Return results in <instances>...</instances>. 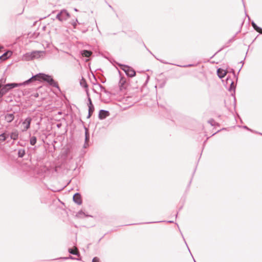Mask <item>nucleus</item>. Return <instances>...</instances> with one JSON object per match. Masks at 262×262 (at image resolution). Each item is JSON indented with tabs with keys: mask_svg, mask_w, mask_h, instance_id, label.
Listing matches in <instances>:
<instances>
[{
	"mask_svg": "<svg viewBox=\"0 0 262 262\" xmlns=\"http://www.w3.org/2000/svg\"><path fill=\"white\" fill-rule=\"evenodd\" d=\"M37 80H42L47 82L50 85L58 88L57 83L55 81L51 76L47 75L43 73H39L33 76L32 77L29 78L28 80L25 81L21 83H10L5 84L4 86H1L0 88V93L3 96L6 94L10 90L13 88L18 87L20 85H27L30 83L37 81Z\"/></svg>",
	"mask_w": 262,
	"mask_h": 262,
	"instance_id": "1",
	"label": "nucleus"
},
{
	"mask_svg": "<svg viewBox=\"0 0 262 262\" xmlns=\"http://www.w3.org/2000/svg\"><path fill=\"white\" fill-rule=\"evenodd\" d=\"M119 66L120 69L125 73L127 76L133 77L136 75V72L132 67L122 64H119Z\"/></svg>",
	"mask_w": 262,
	"mask_h": 262,
	"instance_id": "2",
	"label": "nucleus"
},
{
	"mask_svg": "<svg viewBox=\"0 0 262 262\" xmlns=\"http://www.w3.org/2000/svg\"><path fill=\"white\" fill-rule=\"evenodd\" d=\"M45 54L44 51H34L31 53H27L26 57L28 60H32L35 58H39Z\"/></svg>",
	"mask_w": 262,
	"mask_h": 262,
	"instance_id": "3",
	"label": "nucleus"
},
{
	"mask_svg": "<svg viewBox=\"0 0 262 262\" xmlns=\"http://www.w3.org/2000/svg\"><path fill=\"white\" fill-rule=\"evenodd\" d=\"M70 17L69 13L66 10H62L56 15V18L62 21L67 20Z\"/></svg>",
	"mask_w": 262,
	"mask_h": 262,
	"instance_id": "4",
	"label": "nucleus"
},
{
	"mask_svg": "<svg viewBox=\"0 0 262 262\" xmlns=\"http://www.w3.org/2000/svg\"><path fill=\"white\" fill-rule=\"evenodd\" d=\"M86 95L88 97V106H89V114H88V118L90 117L91 115H92L94 111V106L92 103V101L91 100V99L90 97V94L89 93V90H86Z\"/></svg>",
	"mask_w": 262,
	"mask_h": 262,
	"instance_id": "5",
	"label": "nucleus"
},
{
	"mask_svg": "<svg viewBox=\"0 0 262 262\" xmlns=\"http://www.w3.org/2000/svg\"><path fill=\"white\" fill-rule=\"evenodd\" d=\"M32 121L31 117H27L23 122L22 127L23 129L21 131H25L30 128V124Z\"/></svg>",
	"mask_w": 262,
	"mask_h": 262,
	"instance_id": "6",
	"label": "nucleus"
},
{
	"mask_svg": "<svg viewBox=\"0 0 262 262\" xmlns=\"http://www.w3.org/2000/svg\"><path fill=\"white\" fill-rule=\"evenodd\" d=\"M73 200L75 203L78 205H81L82 203L81 196L79 193H76L73 195Z\"/></svg>",
	"mask_w": 262,
	"mask_h": 262,
	"instance_id": "7",
	"label": "nucleus"
},
{
	"mask_svg": "<svg viewBox=\"0 0 262 262\" xmlns=\"http://www.w3.org/2000/svg\"><path fill=\"white\" fill-rule=\"evenodd\" d=\"M14 113H8L5 116V119L7 122H12L15 118Z\"/></svg>",
	"mask_w": 262,
	"mask_h": 262,
	"instance_id": "8",
	"label": "nucleus"
},
{
	"mask_svg": "<svg viewBox=\"0 0 262 262\" xmlns=\"http://www.w3.org/2000/svg\"><path fill=\"white\" fill-rule=\"evenodd\" d=\"M110 115V113L107 111L101 110L99 111V118L100 119H104Z\"/></svg>",
	"mask_w": 262,
	"mask_h": 262,
	"instance_id": "9",
	"label": "nucleus"
},
{
	"mask_svg": "<svg viewBox=\"0 0 262 262\" xmlns=\"http://www.w3.org/2000/svg\"><path fill=\"white\" fill-rule=\"evenodd\" d=\"M227 83H230V87L229 88L228 90L230 92L233 91L234 93H235V85L234 82L231 80V79L227 78Z\"/></svg>",
	"mask_w": 262,
	"mask_h": 262,
	"instance_id": "10",
	"label": "nucleus"
},
{
	"mask_svg": "<svg viewBox=\"0 0 262 262\" xmlns=\"http://www.w3.org/2000/svg\"><path fill=\"white\" fill-rule=\"evenodd\" d=\"M208 123L210 124L212 126H214L213 129H217V131H223L224 128L222 129H217L216 126H219V124L216 122L213 119H210L208 121Z\"/></svg>",
	"mask_w": 262,
	"mask_h": 262,
	"instance_id": "11",
	"label": "nucleus"
},
{
	"mask_svg": "<svg viewBox=\"0 0 262 262\" xmlns=\"http://www.w3.org/2000/svg\"><path fill=\"white\" fill-rule=\"evenodd\" d=\"M12 54V52L10 51H8L4 53L2 55L0 56L1 60H5L9 58Z\"/></svg>",
	"mask_w": 262,
	"mask_h": 262,
	"instance_id": "12",
	"label": "nucleus"
},
{
	"mask_svg": "<svg viewBox=\"0 0 262 262\" xmlns=\"http://www.w3.org/2000/svg\"><path fill=\"white\" fill-rule=\"evenodd\" d=\"M90 137V132H85V141L83 145V148H84L89 146Z\"/></svg>",
	"mask_w": 262,
	"mask_h": 262,
	"instance_id": "13",
	"label": "nucleus"
},
{
	"mask_svg": "<svg viewBox=\"0 0 262 262\" xmlns=\"http://www.w3.org/2000/svg\"><path fill=\"white\" fill-rule=\"evenodd\" d=\"M227 72L224 69L219 68L217 70V74L220 78H223L226 75Z\"/></svg>",
	"mask_w": 262,
	"mask_h": 262,
	"instance_id": "14",
	"label": "nucleus"
},
{
	"mask_svg": "<svg viewBox=\"0 0 262 262\" xmlns=\"http://www.w3.org/2000/svg\"><path fill=\"white\" fill-rule=\"evenodd\" d=\"M81 54L83 57H90L92 54V52L87 50H83L81 51Z\"/></svg>",
	"mask_w": 262,
	"mask_h": 262,
	"instance_id": "15",
	"label": "nucleus"
},
{
	"mask_svg": "<svg viewBox=\"0 0 262 262\" xmlns=\"http://www.w3.org/2000/svg\"><path fill=\"white\" fill-rule=\"evenodd\" d=\"M206 132H199V137H200L201 139H199L198 138V140L199 141H202L203 140V139L204 138V137H206V140L204 141V143H205L207 140L209 139V138L210 137H207L208 136V135H207L206 134Z\"/></svg>",
	"mask_w": 262,
	"mask_h": 262,
	"instance_id": "16",
	"label": "nucleus"
},
{
	"mask_svg": "<svg viewBox=\"0 0 262 262\" xmlns=\"http://www.w3.org/2000/svg\"><path fill=\"white\" fill-rule=\"evenodd\" d=\"M8 132H3L0 135V142H3L9 138V134H7Z\"/></svg>",
	"mask_w": 262,
	"mask_h": 262,
	"instance_id": "17",
	"label": "nucleus"
},
{
	"mask_svg": "<svg viewBox=\"0 0 262 262\" xmlns=\"http://www.w3.org/2000/svg\"><path fill=\"white\" fill-rule=\"evenodd\" d=\"M251 25L255 31L260 34H262V29L260 27L257 26L253 21H252Z\"/></svg>",
	"mask_w": 262,
	"mask_h": 262,
	"instance_id": "18",
	"label": "nucleus"
},
{
	"mask_svg": "<svg viewBox=\"0 0 262 262\" xmlns=\"http://www.w3.org/2000/svg\"><path fill=\"white\" fill-rule=\"evenodd\" d=\"M68 251L71 254L75 255H77V256H78L79 257L80 256L79 252L77 248H75V250H74V249H73L72 248H69L68 249Z\"/></svg>",
	"mask_w": 262,
	"mask_h": 262,
	"instance_id": "19",
	"label": "nucleus"
},
{
	"mask_svg": "<svg viewBox=\"0 0 262 262\" xmlns=\"http://www.w3.org/2000/svg\"><path fill=\"white\" fill-rule=\"evenodd\" d=\"M84 215L86 217H92V215L86 214L82 210H80L76 215L78 218H82V216Z\"/></svg>",
	"mask_w": 262,
	"mask_h": 262,
	"instance_id": "20",
	"label": "nucleus"
},
{
	"mask_svg": "<svg viewBox=\"0 0 262 262\" xmlns=\"http://www.w3.org/2000/svg\"><path fill=\"white\" fill-rule=\"evenodd\" d=\"M80 84L81 86H82L85 89V90H88V85L86 83V80L83 78H82V79L80 80Z\"/></svg>",
	"mask_w": 262,
	"mask_h": 262,
	"instance_id": "21",
	"label": "nucleus"
},
{
	"mask_svg": "<svg viewBox=\"0 0 262 262\" xmlns=\"http://www.w3.org/2000/svg\"><path fill=\"white\" fill-rule=\"evenodd\" d=\"M26 154L25 150L24 149H20L18 151V157L19 158H23Z\"/></svg>",
	"mask_w": 262,
	"mask_h": 262,
	"instance_id": "22",
	"label": "nucleus"
},
{
	"mask_svg": "<svg viewBox=\"0 0 262 262\" xmlns=\"http://www.w3.org/2000/svg\"><path fill=\"white\" fill-rule=\"evenodd\" d=\"M126 83V80L124 77H121L119 81V85L121 88H123L124 84Z\"/></svg>",
	"mask_w": 262,
	"mask_h": 262,
	"instance_id": "23",
	"label": "nucleus"
},
{
	"mask_svg": "<svg viewBox=\"0 0 262 262\" xmlns=\"http://www.w3.org/2000/svg\"><path fill=\"white\" fill-rule=\"evenodd\" d=\"M30 141V144L32 145H35V144L36 143V138L35 136L31 137Z\"/></svg>",
	"mask_w": 262,
	"mask_h": 262,
	"instance_id": "24",
	"label": "nucleus"
},
{
	"mask_svg": "<svg viewBox=\"0 0 262 262\" xmlns=\"http://www.w3.org/2000/svg\"><path fill=\"white\" fill-rule=\"evenodd\" d=\"M17 132H11V135H10V138L11 139L15 140L17 139L18 136Z\"/></svg>",
	"mask_w": 262,
	"mask_h": 262,
	"instance_id": "25",
	"label": "nucleus"
},
{
	"mask_svg": "<svg viewBox=\"0 0 262 262\" xmlns=\"http://www.w3.org/2000/svg\"><path fill=\"white\" fill-rule=\"evenodd\" d=\"M60 259H77L78 260H81V258H76L72 256H69V257H60Z\"/></svg>",
	"mask_w": 262,
	"mask_h": 262,
	"instance_id": "26",
	"label": "nucleus"
},
{
	"mask_svg": "<svg viewBox=\"0 0 262 262\" xmlns=\"http://www.w3.org/2000/svg\"><path fill=\"white\" fill-rule=\"evenodd\" d=\"M92 262H99V259L97 257H95L93 258Z\"/></svg>",
	"mask_w": 262,
	"mask_h": 262,
	"instance_id": "27",
	"label": "nucleus"
},
{
	"mask_svg": "<svg viewBox=\"0 0 262 262\" xmlns=\"http://www.w3.org/2000/svg\"><path fill=\"white\" fill-rule=\"evenodd\" d=\"M178 66H179V67H193L194 66L193 64H188V65H185V66H179V65H177Z\"/></svg>",
	"mask_w": 262,
	"mask_h": 262,
	"instance_id": "28",
	"label": "nucleus"
},
{
	"mask_svg": "<svg viewBox=\"0 0 262 262\" xmlns=\"http://www.w3.org/2000/svg\"><path fill=\"white\" fill-rule=\"evenodd\" d=\"M244 128H246V129H248L249 131H251V132L253 131V130H252V129H249L247 126H244Z\"/></svg>",
	"mask_w": 262,
	"mask_h": 262,
	"instance_id": "29",
	"label": "nucleus"
},
{
	"mask_svg": "<svg viewBox=\"0 0 262 262\" xmlns=\"http://www.w3.org/2000/svg\"><path fill=\"white\" fill-rule=\"evenodd\" d=\"M231 70H232V72L233 73L234 76H235V72H234V70L232 69Z\"/></svg>",
	"mask_w": 262,
	"mask_h": 262,
	"instance_id": "30",
	"label": "nucleus"
},
{
	"mask_svg": "<svg viewBox=\"0 0 262 262\" xmlns=\"http://www.w3.org/2000/svg\"><path fill=\"white\" fill-rule=\"evenodd\" d=\"M161 62H162V63H165V64H167V63H168V62H164V61H162V60H161Z\"/></svg>",
	"mask_w": 262,
	"mask_h": 262,
	"instance_id": "31",
	"label": "nucleus"
},
{
	"mask_svg": "<svg viewBox=\"0 0 262 262\" xmlns=\"http://www.w3.org/2000/svg\"><path fill=\"white\" fill-rule=\"evenodd\" d=\"M4 96H3L1 93H0V99L2 98Z\"/></svg>",
	"mask_w": 262,
	"mask_h": 262,
	"instance_id": "32",
	"label": "nucleus"
},
{
	"mask_svg": "<svg viewBox=\"0 0 262 262\" xmlns=\"http://www.w3.org/2000/svg\"><path fill=\"white\" fill-rule=\"evenodd\" d=\"M216 133H217V132H215L214 134H212V135H211L210 137H212V136H213L215 135V134H216Z\"/></svg>",
	"mask_w": 262,
	"mask_h": 262,
	"instance_id": "33",
	"label": "nucleus"
},
{
	"mask_svg": "<svg viewBox=\"0 0 262 262\" xmlns=\"http://www.w3.org/2000/svg\"><path fill=\"white\" fill-rule=\"evenodd\" d=\"M73 26H74V28H75V27H76V23H74V24H73Z\"/></svg>",
	"mask_w": 262,
	"mask_h": 262,
	"instance_id": "34",
	"label": "nucleus"
},
{
	"mask_svg": "<svg viewBox=\"0 0 262 262\" xmlns=\"http://www.w3.org/2000/svg\"><path fill=\"white\" fill-rule=\"evenodd\" d=\"M100 87H101V89H104V88L103 86L101 85Z\"/></svg>",
	"mask_w": 262,
	"mask_h": 262,
	"instance_id": "35",
	"label": "nucleus"
},
{
	"mask_svg": "<svg viewBox=\"0 0 262 262\" xmlns=\"http://www.w3.org/2000/svg\"><path fill=\"white\" fill-rule=\"evenodd\" d=\"M168 222H169V223H173V222L171 221H168Z\"/></svg>",
	"mask_w": 262,
	"mask_h": 262,
	"instance_id": "36",
	"label": "nucleus"
},
{
	"mask_svg": "<svg viewBox=\"0 0 262 262\" xmlns=\"http://www.w3.org/2000/svg\"><path fill=\"white\" fill-rule=\"evenodd\" d=\"M154 222H148L147 224H150V223H154Z\"/></svg>",
	"mask_w": 262,
	"mask_h": 262,
	"instance_id": "37",
	"label": "nucleus"
},
{
	"mask_svg": "<svg viewBox=\"0 0 262 262\" xmlns=\"http://www.w3.org/2000/svg\"><path fill=\"white\" fill-rule=\"evenodd\" d=\"M183 238H184V240H185L184 237H183ZM185 241V244H186V245L187 246V243H186V242L185 241Z\"/></svg>",
	"mask_w": 262,
	"mask_h": 262,
	"instance_id": "38",
	"label": "nucleus"
},
{
	"mask_svg": "<svg viewBox=\"0 0 262 262\" xmlns=\"http://www.w3.org/2000/svg\"><path fill=\"white\" fill-rule=\"evenodd\" d=\"M109 7L112 8V9L113 8L112 7L111 5H109Z\"/></svg>",
	"mask_w": 262,
	"mask_h": 262,
	"instance_id": "39",
	"label": "nucleus"
},
{
	"mask_svg": "<svg viewBox=\"0 0 262 262\" xmlns=\"http://www.w3.org/2000/svg\"><path fill=\"white\" fill-rule=\"evenodd\" d=\"M109 7L112 8V9L113 8L112 7L111 5H109Z\"/></svg>",
	"mask_w": 262,
	"mask_h": 262,
	"instance_id": "40",
	"label": "nucleus"
},
{
	"mask_svg": "<svg viewBox=\"0 0 262 262\" xmlns=\"http://www.w3.org/2000/svg\"><path fill=\"white\" fill-rule=\"evenodd\" d=\"M74 10L76 11H77L78 10H77V9L75 8L74 9Z\"/></svg>",
	"mask_w": 262,
	"mask_h": 262,
	"instance_id": "41",
	"label": "nucleus"
},
{
	"mask_svg": "<svg viewBox=\"0 0 262 262\" xmlns=\"http://www.w3.org/2000/svg\"><path fill=\"white\" fill-rule=\"evenodd\" d=\"M260 135H262V134H260Z\"/></svg>",
	"mask_w": 262,
	"mask_h": 262,
	"instance_id": "42",
	"label": "nucleus"
},
{
	"mask_svg": "<svg viewBox=\"0 0 262 262\" xmlns=\"http://www.w3.org/2000/svg\"><path fill=\"white\" fill-rule=\"evenodd\" d=\"M194 260H195L194 259ZM194 262H196V261H194Z\"/></svg>",
	"mask_w": 262,
	"mask_h": 262,
	"instance_id": "43",
	"label": "nucleus"
}]
</instances>
